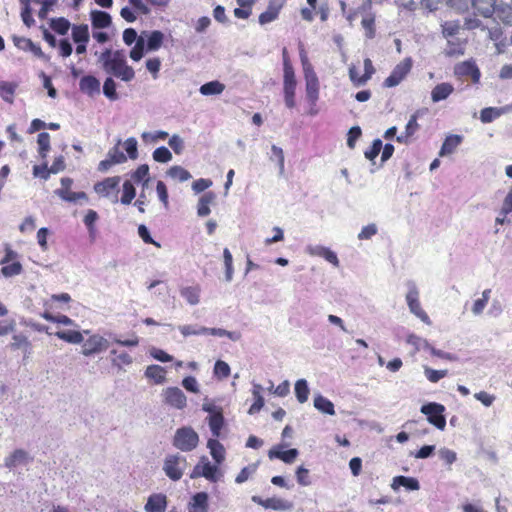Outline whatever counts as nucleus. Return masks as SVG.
I'll use <instances>...</instances> for the list:
<instances>
[{"instance_id":"obj_1","label":"nucleus","mask_w":512,"mask_h":512,"mask_svg":"<svg viewBox=\"0 0 512 512\" xmlns=\"http://www.w3.org/2000/svg\"><path fill=\"white\" fill-rule=\"evenodd\" d=\"M99 62L104 71L124 82H130L135 77L134 69L127 64L123 50L105 49L99 56Z\"/></svg>"},{"instance_id":"obj_2","label":"nucleus","mask_w":512,"mask_h":512,"mask_svg":"<svg viewBox=\"0 0 512 512\" xmlns=\"http://www.w3.org/2000/svg\"><path fill=\"white\" fill-rule=\"evenodd\" d=\"M220 464H212L205 456L201 457L199 462L194 467L190 477L192 479L204 477L210 482L216 483L220 481L224 475L223 471L219 468Z\"/></svg>"},{"instance_id":"obj_3","label":"nucleus","mask_w":512,"mask_h":512,"mask_svg":"<svg viewBox=\"0 0 512 512\" xmlns=\"http://www.w3.org/2000/svg\"><path fill=\"white\" fill-rule=\"evenodd\" d=\"M188 464L186 458L180 454L167 455L163 463L165 475L172 481L182 478Z\"/></svg>"},{"instance_id":"obj_4","label":"nucleus","mask_w":512,"mask_h":512,"mask_svg":"<svg viewBox=\"0 0 512 512\" xmlns=\"http://www.w3.org/2000/svg\"><path fill=\"white\" fill-rule=\"evenodd\" d=\"M84 334L88 335L87 339L82 342V355L91 357L96 354L105 352L109 347V340L100 334H90L89 330H84Z\"/></svg>"},{"instance_id":"obj_5","label":"nucleus","mask_w":512,"mask_h":512,"mask_svg":"<svg viewBox=\"0 0 512 512\" xmlns=\"http://www.w3.org/2000/svg\"><path fill=\"white\" fill-rule=\"evenodd\" d=\"M199 442V436L191 427H182L176 430L173 445L184 452L195 449Z\"/></svg>"},{"instance_id":"obj_6","label":"nucleus","mask_w":512,"mask_h":512,"mask_svg":"<svg viewBox=\"0 0 512 512\" xmlns=\"http://www.w3.org/2000/svg\"><path fill=\"white\" fill-rule=\"evenodd\" d=\"M407 286V294H406V303L408 308L412 314L418 317L425 324L430 325L431 320L427 313L422 309L420 301H419V290L417 285L413 281H408L406 283Z\"/></svg>"},{"instance_id":"obj_7","label":"nucleus","mask_w":512,"mask_h":512,"mask_svg":"<svg viewBox=\"0 0 512 512\" xmlns=\"http://www.w3.org/2000/svg\"><path fill=\"white\" fill-rule=\"evenodd\" d=\"M421 413L427 416L430 424L439 430H444L446 426V418L444 416L445 407L436 402H430L421 406Z\"/></svg>"},{"instance_id":"obj_8","label":"nucleus","mask_w":512,"mask_h":512,"mask_svg":"<svg viewBox=\"0 0 512 512\" xmlns=\"http://www.w3.org/2000/svg\"><path fill=\"white\" fill-rule=\"evenodd\" d=\"M412 65L413 61L410 57L404 58L394 67L391 74L385 79L384 86L391 88L399 85L411 71Z\"/></svg>"},{"instance_id":"obj_9","label":"nucleus","mask_w":512,"mask_h":512,"mask_svg":"<svg viewBox=\"0 0 512 512\" xmlns=\"http://www.w3.org/2000/svg\"><path fill=\"white\" fill-rule=\"evenodd\" d=\"M295 90H296V79L293 67L286 65V71L284 72L283 81V92L284 101L287 108L292 109L295 107Z\"/></svg>"},{"instance_id":"obj_10","label":"nucleus","mask_w":512,"mask_h":512,"mask_svg":"<svg viewBox=\"0 0 512 512\" xmlns=\"http://www.w3.org/2000/svg\"><path fill=\"white\" fill-rule=\"evenodd\" d=\"M163 402L175 409L182 410L187 405V398L183 391L178 387H168L161 394Z\"/></svg>"},{"instance_id":"obj_11","label":"nucleus","mask_w":512,"mask_h":512,"mask_svg":"<svg viewBox=\"0 0 512 512\" xmlns=\"http://www.w3.org/2000/svg\"><path fill=\"white\" fill-rule=\"evenodd\" d=\"M32 461L33 457L26 450L18 448L5 457L4 466L9 470H13L19 466L28 465Z\"/></svg>"},{"instance_id":"obj_12","label":"nucleus","mask_w":512,"mask_h":512,"mask_svg":"<svg viewBox=\"0 0 512 512\" xmlns=\"http://www.w3.org/2000/svg\"><path fill=\"white\" fill-rule=\"evenodd\" d=\"M454 73L459 77H471L474 84H478L481 77L480 70L473 60H468L457 64L455 66Z\"/></svg>"},{"instance_id":"obj_13","label":"nucleus","mask_w":512,"mask_h":512,"mask_svg":"<svg viewBox=\"0 0 512 512\" xmlns=\"http://www.w3.org/2000/svg\"><path fill=\"white\" fill-rule=\"evenodd\" d=\"M251 500L256 504L261 505L265 509L284 511V510H289L290 508H292L291 502L281 499V498H278V497L262 499L261 497L254 495L251 497Z\"/></svg>"},{"instance_id":"obj_14","label":"nucleus","mask_w":512,"mask_h":512,"mask_svg":"<svg viewBox=\"0 0 512 512\" xmlns=\"http://www.w3.org/2000/svg\"><path fill=\"white\" fill-rule=\"evenodd\" d=\"M12 41H13L14 45L18 49L23 50V51H29L35 57H37L39 59H42V60H45V61L48 60V57L43 53V51L40 48V46H38L37 44L33 43L31 41V39L25 38V37H21V36H17V35H13L12 36Z\"/></svg>"},{"instance_id":"obj_15","label":"nucleus","mask_w":512,"mask_h":512,"mask_svg":"<svg viewBox=\"0 0 512 512\" xmlns=\"http://www.w3.org/2000/svg\"><path fill=\"white\" fill-rule=\"evenodd\" d=\"M282 6L283 0H271L266 11L260 14L259 23L265 25L273 22L278 17Z\"/></svg>"},{"instance_id":"obj_16","label":"nucleus","mask_w":512,"mask_h":512,"mask_svg":"<svg viewBox=\"0 0 512 512\" xmlns=\"http://www.w3.org/2000/svg\"><path fill=\"white\" fill-rule=\"evenodd\" d=\"M209 496L206 492H198L188 504V512H208Z\"/></svg>"},{"instance_id":"obj_17","label":"nucleus","mask_w":512,"mask_h":512,"mask_svg":"<svg viewBox=\"0 0 512 512\" xmlns=\"http://www.w3.org/2000/svg\"><path fill=\"white\" fill-rule=\"evenodd\" d=\"M144 508L146 512H165L167 508L166 495L162 493L150 495Z\"/></svg>"},{"instance_id":"obj_18","label":"nucleus","mask_w":512,"mask_h":512,"mask_svg":"<svg viewBox=\"0 0 512 512\" xmlns=\"http://www.w3.org/2000/svg\"><path fill=\"white\" fill-rule=\"evenodd\" d=\"M121 178L119 176L108 177L101 182H98L94 186V190L99 195L108 197L110 192L117 189Z\"/></svg>"},{"instance_id":"obj_19","label":"nucleus","mask_w":512,"mask_h":512,"mask_svg":"<svg viewBox=\"0 0 512 512\" xmlns=\"http://www.w3.org/2000/svg\"><path fill=\"white\" fill-rule=\"evenodd\" d=\"M79 88L88 96H94L100 93V81L92 75H87L81 78Z\"/></svg>"},{"instance_id":"obj_20","label":"nucleus","mask_w":512,"mask_h":512,"mask_svg":"<svg viewBox=\"0 0 512 512\" xmlns=\"http://www.w3.org/2000/svg\"><path fill=\"white\" fill-rule=\"evenodd\" d=\"M454 92V86L448 82L437 84L431 91V100L433 103L446 100Z\"/></svg>"},{"instance_id":"obj_21","label":"nucleus","mask_w":512,"mask_h":512,"mask_svg":"<svg viewBox=\"0 0 512 512\" xmlns=\"http://www.w3.org/2000/svg\"><path fill=\"white\" fill-rule=\"evenodd\" d=\"M512 110V106H505V107H487L481 110L480 112V120L483 123H491L501 115L509 112Z\"/></svg>"},{"instance_id":"obj_22","label":"nucleus","mask_w":512,"mask_h":512,"mask_svg":"<svg viewBox=\"0 0 512 512\" xmlns=\"http://www.w3.org/2000/svg\"><path fill=\"white\" fill-rule=\"evenodd\" d=\"M401 486L407 490L416 491L420 489L419 481L413 477L396 476L393 478L391 488L397 491Z\"/></svg>"},{"instance_id":"obj_23","label":"nucleus","mask_w":512,"mask_h":512,"mask_svg":"<svg viewBox=\"0 0 512 512\" xmlns=\"http://www.w3.org/2000/svg\"><path fill=\"white\" fill-rule=\"evenodd\" d=\"M463 137L460 135H449L445 138L441 149L439 151V156L444 157L454 153L457 147L462 143Z\"/></svg>"},{"instance_id":"obj_24","label":"nucleus","mask_w":512,"mask_h":512,"mask_svg":"<svg viewBox=\"0 0 512 512\" xmlns=\"http://www.w3.org/2000/svg\"><path fill=\"white\" fill-rule=\"evenodd\" d=\"M91 22L94 29H103L111 25V16L104 11H91Z\"/></svg>"},{"instance_id":"obj_25","label":"nucleus","mask_w":512,"mask_h":512,"mask_svg":"<svg viewBox=\"0 0 512 512\" xmlns=\"http://www.w3.org/2000/svg\"><path fill=\"white\" fill-rule=\"evenodd\" d=\"M419 113H420V111H417L410 117V119L405 127V132L403 134L397 136L396 140L399 143H406L408 138L413 136L416 133V131L419 129V124L417 122Z\"/></svg>"},{"instance_id":"obj_26","label":"nucleus","mask_w":512,"mask_h":512,"mask_svg":"<svg viewBox=\"0 0 512 512\" xmlns=\"http://www.w3.org/2000/svg\"><path fill=\"white\" fill-rule=\"evenodd\" d=\"M471 2L474 10L486 18L494 13L496 0H471Z\"/></svg>"},{"instance_id":"obj_27","label":"nucleus","mask_w":512,"mask_h":512,"mask_svg":"<svg viewBox=\"0 0 512 512\" xmlns=\"http://www.w3.org/2000/svg\"><path fill=\"white\" fill-rule=\"evenodd\" d=\"M143 36L147 37V50L148 51H157L163 44L164 34L159 30H154L151 32H143Z\"/></svg>"},{"instance_id":"obj_28","label":"nucleus","mask_w":512,"mask_h":512,"mask_svg":"<svg viewBox=\"0 0 512 512\" xmlns=\"http://www.w3.org/2000/svg\"><path fill=\"white\" fill-rule=\"evenodd\" d=\"M298 454L299 452L295 448L289 449L287 451H280L275 447L269 451L268 456L270 459L277 458L287 464H290L294 462Z\"/></svg>"},{"instance_id":"obj_29","label":"nucleus","mask_w":512,"mask_h":512,"mask_svg":"<svg viewBox=\"0 0 512 512\" xmlns=\"http://www.w3.org/2000/svg\"><path fill=\"white\" fill-rule=\"evenodd\" d=\"M207 447L210 450V454L217 464H222L225 460V449L224 446L217 439H209Z\"/></svg>"},{"instance_id":"obj_30","label":"nucleus","mask_w":512,"mask_h":512,"mask_svg":"<svg viewBox=\"0 0 512 512\" xmlns=\"http://www.w3.org/2000/svg\"><path fill=\"white\" fill-rule=\"evenodd\" d=\"M225 85L218 80L207 82L200 86L199 92L203 96H216L223 93Z\"/></svg>"},{"instance_id":"obj_31","label":"nucleus","mask_w":512,"mask_h":512,"mask_svg":"<svg viewBox=\"0 0 512 512\" xmlns=\"http://www.w3.org/2000/svg\"><path fill=\"white\" fill-rule=\"evenodd\" d=\"M54 335L70 344H81L84 340V333L75 330H61L55 332Z\"/></svg>"},{"instance_id":"obj_32","label":"nucleus","mask_w":512,"mask_h":512,"mask_svg":"<svg viewBox=\"0 0 512 512\" xmlns=\"http://www.w3.org/2000/svg\"><path fill=\"white\" fill-rule=\"evenodd\" d=\"M306 97L310 104L314 105L317 103L319 98V81L318 78L306 79Z\"/></svg>"},{"instance_id":"obj_33","label":"nucleus","mask_w":512,"mask_h":512,"mask_svg":"<svg viewBox=\"0 0 512 512\" xmlns=\"http://www.w3.org/2000/svg\"><path fill=\"white\" fill-rule=\"evenodd\" d=\"M17 87H18V84L16 82L0 81V96H1V98L5 102L12 104L14 102V95H15Z\"/></svg>"},{"instance_id":"obj_34","label":"nucleus","mask_w":512,"mask_h":512,"mask_svg":"<svg viewBox=\"0 0 512 512\" xmlns=\"http://www.w3.org/2000/svg\"><path fill=\"white\" fill-rule=\"evenodd\" d=\"M145 376L153 380L155 384H162L166 379V370L159 365H150L146 368Z\"/></svg>"},{"instance_id":"obj_35","label":"nucleus","mask_w":512,"mask_h":512,"mask_svg":"<svg viewBox=\"0 0 512 512\" xmlns=\"http://www.w3.org/2000/svg\"><path fill=\"white\" fill-rule=\"evenodd\" d=\"M314 407L322 412V413H325V414H328V415H335V409H334V404L326 397H324L323 395L321 394H317L315 397H314Z\"/></svg>"},{"instance_id":"obj_36","label":"nucleus","mask_w":512,"mask_h":512,"mask_svg":"<svg viewBox=\"0 0 512 512\" xmlns=\"http://www.w3.org/2000/svg\"><path fill=\"white\" fill-rule=\"evenodd\" d=\"M166 176L170 177L173 180L179 181V182H185L192 178L191 173L179 165L171 166L166 171Z\"/></svg>"},{"instance_id":"obj_37","label":"nucleus","mask_w":512,"mask_h":512,"mask_svg":"<svg viewBox=\"0 0 512 512\" xmlns=\"http://www.w3.org/2000/svg\"><path fill=\"white\" fill-rule=\"evenodd\" d=\"M200 287L187 286L180 290V295L190 304L197 305L200 301Z\"/></svg>"},{"instance_id":"obj_38","label":"nucleus","mask_w":512,"mask_h":512,"mask_svg":"<svg viewBox=\"0 0 512 512\" xmlns=\"http://www.w3.org/2000/svg\"><path fill=\"white\" fill-rule=\"evenodd\" d=\"M209 427L212 432V435L217 438L220 435V431L222 429L224 418L221 412L212 413L208 417Z\"/></svg>"},{"instance_id":"obj_39","label":"nucleus","mask_w":512,"mask_h":512,"mask_svg":"<svg viewBox=\"0 0 512 512\" xmlns=\"http://www.w3.org/2000/svg\"><path fill=\"white\" fill-rule=\"evenodd\" d=\"M294 390L299 403H305L308 400L310 389L305 379L297 380Z\"/></svg>"},{"instance_id":"obj_40","label":"nucleus","mask_w":512,"mask_h":512,"mask_svg":"<svg viewBox=\"0 0 512 512\" xmlns=\"http://www.w3.org/2000/svg\"><path fill=\"white\" fill-rule=\"evenodd\" d=\"M72 39L75 43L89 41V29L86 24L74 25L72 27Z\"/></svg>"},{"instance_id":"obj_41","label":"nucleus","mask_w":512,"mask_h":512,"mask_svg":"<svg viewBox=\"0 0 512 512\" xmlns=\"http://www.w3.org/2000/svg\"><path fill=\"white\" fill-rule=\"evenodd\" d=\"M55 194L58 195L62 200L67 202H76L80 199H86L87 195L85 192H72L70 189H57Z\"/></svg>"},{"instance_id":"obj_42","label":"nucleus","mask_w":512,"mask_h":512,"mask_svg":"<svg viewBox=\"0 0 512 512\" xmlns=\"http://www.w3.org/2000/svg\"><path fill=\"white\" fill-rule=\"evenodd\" d=\"M38 153L42 159H45L50 151V135L47 132H41L37 138Z\"/></svg>"},{"instance_id":"obj_43","label":"nucleus","mask_w":512,"mask_h":512,"mask_svg":"<svg viewBox=\"0 0 512 512\" xmlns=\"http://www.w3.org/2000/svg\"><path fill=\"white\" fill-rule=\"evenodd\" d=\"M149 175V166L146 164L140 165L135 171L131 173V181L135 183L143 182V187L147 186L149 179L147 178Z\"/></svg>"},{"instance_id":"obj_44","label":"nucleus","mask_w":512,"mask_h":512,"mask_svg":"<svg viewBox=\"0 0 512 512\" xmlns=\"http://www.w3.org/2000/svg\"><path fill=\"white\" fill-rule=\"evenodd\" d=\"M10 346L14 350L23 349L25 353H30L31 344L23 334L13 335Z\"/></svg>"},{"instance_id":"obj_45","label":"nucleus","mask_w":512,"mask_h":512,"mask_svg":"<svg viewBox=\"0 0 512 512\" xmlns=\"http://www.w3.org/2000/svg\"><path fill=\"white\" fill-rule=\"evenodd\" d=\"M136 190L131 180H126L123 183V193L120 199L121 203L124 205L131 204L132 200L135 198Z\"/></svg>"},{"instance_id":"obj_46","label":"nucleus","mask_w":512,"mask_h":512,"mask_svg":"<svg viewBox=\"0 0 512 512\" xmlns=\"http://www.w3.org/2000/svg\"><path fill=\"white\" fill-rule=\"evenodd\" d=\"M407 343L414 346L417 351L427 350L429 351L432 345L424 338H421L415 334H410L406 339Z\"/></svg>"},{"instance_id":"obj_47","label":"nucleus","mask_w":512,"mask_h":512,"mask_svg":"<svg viewBox=\"0 0 512 512\" xmlns=\"http://www.w3.org/2000/svg\"><path fill=\"white\" fill-rule=\"evenodd\" d=\"M103 93L111 101H115L119 98L116 92V82L112 77H108L104 81Z\"/></svg>"},{"instance_id":"obj_48","label":"nucleus","mask_w":512,"mask_h":512,"mask_svg":"<svg viewBox=\"0 0 512 512\" xmlns=\"http://www.w3.org/2000/svg\"><path fill=\"white\" fill-rule=\"evenodd\" d=\"M153 160L159 163H168L172 160V153L165 146L156 148L152 153Z\"/></svg>"},{"instance_id":"obj_49","label":"nucleus","mask_w":512,"mask_h":512,"mask_svg":"<svg viewBox=\"0 0 512 512\" xmlns=\"http://www.w3.org/2000/svg\"><path fill=\"white\" fill-rule=\"evenodd\" d=\"M223 258L225 265V279L230 282L233 278V257L228 248L223 250Z\"/></svg>"},{"instance_id":"obj_50","label":"nucleus","mask_w":512,"mask_h":512,"mask_svg":"<svg viewBox=\"0 0 512 512\" xmlns=\"http://www.w3.org/2000/svg\"><path fill=\"white\" fill-rule=\"evenodd\" d=\"M145 50V38L143 35L139 36V39L135 43V46L130 51V58L134 61H139L143 55Z\"/></svg>"},{"instance_id":"obj_51","label":"nucleus","mask_w":512,"mask_h":512,"mask_svg":"<svg viewBox=\"0 0 512 512\" xmlns=\"http://www.w3.org/2000/svg\"><path fill=\"white\" fill-rule=\"evenodd\" d=\"M22 265L19 261H14L11 264H4L1 273L5 277H12L22 273Z\"/></svg>"},{"instance_id":"obj_52","label":"nucleus","mask_w":512,"mask_h":512,"mask_svg":"<svg viewBox=\"0 0 512 512\" xmlns=\"http://www.w3.org/2000/svg\"><path fill=\"white\" fill-rule=\"evenodd\" d=\"M258 463L250 464L244 467L240 473L236 476L235 482L237 484H242L246 482L257 470Z\"/></svg>"},{"instance_id":"obj_53","label":"nucleus","mask_w":512,"mask_h":512,"mask_svg":"<svg viewBox=\"0 0 512 512\" xmlns=\"http://www.w3.org/2000/svg\"><path fill=\"white\" fill-rule=\"evenodd\" d=\"M98 220V214L94 210H88L87 214L84 217V224L87 227L89 231V235L91 237L95 236L96 228H95V222Z\"/></svg>"},{"instance_id":"obj_54","label":"nucleus","mask_w":512,"mask_h":512,"mask_svg":"<svg viewBox=\"0 0 512 512\" xmlns=\"http://www.w3.org/2000/svg\"><path fill=\"white\" fill-rule=\"evenodd\" d=\"M178 329L184 337L205 335V327L199 325H180Z\"/></svg>"},{"instance_id":"obj_55","label":"nucleus","mask_w":512,"mask_h":512,"mask_svg":"<svg viewBox=\"0 0 512 512\" xmlns=\"http://www.w3.org/2000/svg\"><path fill=\"white\" fill-rule=\"evenodd\" d=\"M50 27L58 34L65 35L70 28V23L65 18H57L51 20Z\"/></svg>"},{"instance_id":"obj_56","label":"nucleus","mask_w":512,"mask_h":512,"mask_svg":"<svg viewBox=\"0 0 512 512\" xmlns=\"http://www.w3.org/2000/svg\"><path fill=\"white\" fill-rule=\"evenodd\" d=\"M111 363L114 367L122 369L123 366H128L133 363V358L127 352H120L117 357L111 359Z\"/></svg>"},{"instance_id":"obj_57","label":"nucleus","mask_w":512,"mask_h":512,"mask_svg":"<svg viewBox=\"0 0 512 512\" xmlns=\"http://www.w3.org/2000/svg\"><path fill=\"white\" fill-rule=\"evenodd\" d=\"M121 143V140H118L117 144L111 148L107 154V157L111 159V161L115 164H121L126 161V156L122 151L119 149V144Z\"/></svg>"},{"instance_id":"obj_58","label":"nucleus","mask_w":512,"mask_h":512,"mask_svg":"<svg viewBox=\"0 0 512 512\" xmlns=\"http://www.w3.org/2000/svg\"><path fill=\"white\" fill-rule=\"evenodd\" d=\"M447 373V370H435L429 367L424 368L426 378L432 383L438 382L440 379L444 378Z\"/></svg>"},{"instance_id":"obj_59","label":"nucleus","mask_w":512,"mask_h":512,"mask_svg":"<svg viewBox=\"0 0 512 512\" xmlns=\"http://www.w3.org/2000/svg\"><path fill=\"white\" fill-rule=\"evenodd\" d=\"M169 134L166 131H156V132H143L141 135L142 140L145 143L148 142H157L158 140H165Z\"/></svg>"},{"instance_id":"obj_60","label":"nucleus","mask_w":512,"mask_h":512,"mask_svg":"<svg viewBox=\"0 0 512 512\" xmlns=\"http://www.w3.org/2000/svg\"><path fill=\"white\" fill-rule=\"evenodd\" d=\"M230 366L222 360H217L214 365V375L218 378H227L230 375Z\"/></svg>"},{"instance_id":"obj_61","label":"nucleus","mask_w":512,"mask_h":512,"mask_svg":"<svg viewBox=\"0 0 512 512\" xmlns=\"http://www.w3.org/2000/svg\"><path fill=\"white\" fill-rule=\"evenodd\" d=\"M441 26L442 33L445 37L456 35L460 29V24L458 21H446Z\"/></svg>"},{"instance_id":"obj_62","label":"nucleus","mask_w":512,"mask_h":512,"mask_svg":"<svg viewBox=\"0 0 512 512\" xmlns=\"http://www.w3.org/2000/svg\"><path fill=\"white\" fill-rule=\"evenodd\" d=\"M168 145L177 155L182 154L184 150V140L177 134L170 137Z\"/></svg>"},{"instance_id":"obj_63","label":"nucleus","mask_w":512,"mask_h":512,"mask_svg":"<svg viewBox=\"0 0 512 512\" xmlns=\"http://www.w3.org/2000/svg\"><path fill=\"white\" fill-rule=\"evenodd\" d=\"M124 148L130 159L134 160L138 157L137 140L134 137H130L124 142Z\"/></svg>"},{"instance_id":"obj_64","label":"nucleus","mask_w":512,"mask_h":512,"mask_svg":"<svg viewBox=\"0 0 512 512\" xmlns=\"http://www.w3.org/2000/svg\"><path fill=\"white\" fill-rule=\"evenodd\" d=\"M382 146V141L380 139H375L372 146L364 152L365 157L368 160H374L380 153Z\"/></svg>"}]
</instances>
